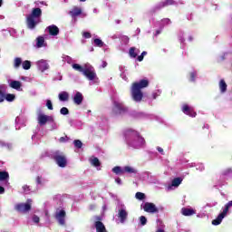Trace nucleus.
Instances as JSON below:
<instances>
[{
	"mask_svg": "<svg viewBox=\"0 0 232 232\" xmlns=\"http://www.w3.org/2000/svg\"><path fill=\"white\" fill-rule=\"evenodd\" d=\"M150 86V81L142 79L140 82H133L130 87V95L135 102H140L144 97L142 89Z\"/></svg>",
	"mask_w": 232,
	"mask_h": 232,
	"instance_id": "nucleus-1",
	"label": "nucleus"
},
{
	"mask_svg": "<svg viewBox=\"0 0 232 232\" xmlns=\"http://www.w3.org/2000/svg\"><path fill=\"white\" fill-rule=\"evenodd\" d=\"M43 10L39 7L33 8L31 14L27 15L25 23L29 30H35V27L41 23Z\"/></svg>",
	"mask_w": 232,
	"mask_h": 232,
	"instance_id": "nucleus-2",
	"label": "nucleus"
},
{
	"mask_svg": "<svg viewBox=\"0 0 232 232\" xmlns=\"http://www.w3.org/2000/svg\"><path fill=\"white\" fill-rule=\"evenodd\" d=\"M34 200L32 198H28L25 203H18L14 206V209L18 211V213H29L32 211V204Z\"/></svg>",
	"mask_w": 232,
	"mask_h": 232,
	"instance_id": "nucleus-3",
	"label": "nucleus"
},
{
	"mask_svg": "<svg viewBox=\"0 0 232 232\" xmlns=\"http://www.w3.org/2000/svg\"><path fill=\"white\" fill-rule=\"evenodd\" d=\"M53 160L58 164L59 168H66L68 161L66 156L59 151H56L53 156Z\"/></svg>",
	"mask_w": 232,
	"mask_h": 232,
	"instance_id": "nucleus-4",
	"label": "nucleus"
},
{
	"mask_svg": "<svg viewBox=\"0 0 232 232\" xmlns=\"http://www.w3.org/2000/svg\"><path fill=\"white\" fill-rule=\"evenodd\" d=\"M113 105V113H115V115H122V113H126L128 111V107L124 106V103L114 102Z\"/></svg>",
	"mask_w": 232,
	"mask_h": 232,
	"instance_id": "nucleus-5",
	"label": "nucleus"
},
{
	"mask_svg": "<svg viewBox=\"0 0 232 232\" xmlns=\"http://www.w3.org/2000/svg\"><path fill=\"white\" fill-rule=\"evenodd\" d=\"M38 124L40 126L46 125V122H55L53 116H48L46 114L39 113L37 117Z\"/></svg>",
	"mask_w": 232,
	"mask_h": 232,
	"instance_id": "nucleus-6",
	"label": "nucleus"
},
{
	"mask_svg": "<svg viewBox=\"0 0 232 232\" xmlns=\"http://www.w3.org/2000/svg\"><path fill=\"white\" fill-rule=\"evenodd\" d=\"M143 210L146 213H159V208H157V206H155L154 203H150V202H145L143 205Z\"/></svg>",
	"mask_w": 232,
	"mask_h": 232,
	"instance_id": "nucleus-7",
	"label": "nucleus"
},
{
	"mask_svg": "<svg viewBox=\"0 0 232 232\" xmlns=\"http://www.w3.org/2000/svg\"><path fill=\"white\" fill-rule=\"evenodd\" d=\"M55 218L58 220L60 226H64V224L66 223V211H64V209H62L59 212H56Z\"/></svg>",
	"mask_w": 232,
	"mask_h": 232,
	"instance_id": "nucleus-8",
	"label": "nucleus"
},
{
	"mask_svg": "<svg viewBox=\"0 0 232 232\" xmlns=\"http://www.w3.org/2000/svg\"><path fill=\"white\" fill-rule=\"evenodd\" d=\"M83 75L89 81H95V77H97V73H95V71L92 70V68L90 67L85 68V70L83 71Z\"/></svg>",
	"mask_w": 232,
	"mask_h": 232,
	"instance_id": "nucleus-9",
	"label": "nucleus"
},
{
	"mask_svg": "<svg viewBox=\"0 0 232 232\" xmlns=\"http://www.w3.org/2000/svg\"><path fill=\"white\" fill-rule=\"evenodd\" d=\"M96 220H102L101 217H96ZM94 227L96 229V232H107L106 227L104 226V223L102 221H96L94 223Z\"/></svg>",
	"mask_w": 232,
	"mask_h": 232,
	"instance_id": "nucleus-10",
	"label": "nucleus"
},
{
	"mask_svg": "<svg viewBox=\"0 0 232 232\" xmlns=\"http://www.w3.org/2000/svg\"><path fill=\"white\" fill-rule=\"evenodd\" d=\"M182 111L185 115H188L189 117H197V112H195L193 108L189 107L188 104L183 105Z\"/></svg>",
	"mask_w": 232,
	"mask_h": 232,
	"instance_id": "nucleus-11",
	"label": "nucleus"
},
{
	"mask_svg": "<svg viewBox=\"0 0 232 232\" xmlns=\"http://www.w3.org/2000/svg\"><path fill=\"white\" fill-rule=\"evenodd\" d=\"M72 101L74 104H76L77 106H81V104H82V101H84V97L82 96V93H81L80 92H77L74 94Z\"/></svg>",
	"mask_w": 232,
	"mask_h": 232,
	"instance_id": "nucleus-12",
	"label": "nucleus"
},
{
	"mask_svg": "<svg viewBox=\"0 0 232 232\" xmlns=\"http://www.w3.org/2000/svg\"><path fill=\"white\" fill-rule=\"evenodd\" d=\"M227 215L226 211L223 210L218 216V218L212 220L213 226H220L222 224V220H224V218Z\"/></svg>",
	"mask_w": 232,
	"mask_h": 232,
	"instance_id": "nucleus-13",
	"label": "nucleus"
},
{
	"mask_svg": "<svg viewBox=\"0 0 232 232\" xmlns=\"http://www.w3.org/2000/svg\"><path fill=\"white\" fill-rule=\"evenodd\" d=\"M47 30L49 35H53V37H55L60 32L59 27H57L55 24L47 26Z\"/></svg>",
	"mask_w": 232,
	"mask_h": 232,
	"instance_id": "nucleus-14",
	"label": "nucleus"
},
{
	"mask_svg": "<svg viewBox=\"0 0 232 232\" xmlns=\"http://www.w3.org/2000/svg\"><path fill=\"white\" fill-rule=\"evenodd\" d=\"M81 14H82V9L78 6H74L72 11L69 12V15L72 16L73 19H75V17H79Z\"/></svg>",
	"mask_w": 232,
	"mask_h": 232,
	"instance_id": "nucleus-15",
	"label": "nucleus"
},
{
	"mask_svg": "<svg viewBox=\"0 0 232 232\" xmlns=\"http://www.w3.org/2000/svg\"><path fill=\"white\" fill-rule=\"evenodd\" d=\"M118 218H120V222L121 224H124L126 222V219L128 218V212L126 209H120L118 213Z\"/></svg>",
	"mask_w": 232,
	"mask_h": 232,
	"instance_id": "nucleus-16",
	"label": "nucleus"
},
{
	"mask_svg": "<svg viewBox=\"0 0 232 232\" xmlns=\"http://www.w3.org/2000/svg\"><path fill=\"white\" fill-rule=\"evenodd\" d=\"M173 5H175V0H164L158 5L157 9L160 10V8H165V6H171Z\"/></svg>",
	"mask_w": 232,
	"mask_h": 232,
	"instance_id": "nucleus-17",
	"label": "nucleus"
},
{
	"mask_svg": "<svg viewBox=\"0 0 232 232\" xmlns=\"http://www.w3.org/2000/svg\"><path fill=\"white\" fill-rule=\"evenodd\" d=\"M181 213L184 217H191L193 215H197V211L195 209L188 208H183L181 209Z\"/></svg>",
	"mask_w": 232,
	"mask_h": 232,
	"instance_id": "nucleus-18",
	"label": "nucleus"
},
{
	"mask_svg": "<svg viewBox=\"0 0 232 232\" xmlns=\"http://www.w3.org/2000/svg\"><path fill=\"white\" fill-rule=\"evenodd\" d=\"M10 88H13V90H17L20 91L21 90V86H23V84L21 83L20 81H12L9 83Z\"/></svg>",
	"mask_w": 232,
	"mask_h": 232,
	"instance_id": "nucleus-19",
	"label": "nucleus"
},
{
	"mask_svg": "<svg viewBox=\"0 0 232 232\" xmlns=\"http://www.w3.org/2000/svg\"><path fill=\"white\" fill-rule=\"evenodd\" d=\"M37 64L42 72H44L45 70H48V68H50V65H48V63H46L45 60L38 61Z\"/></svg>",
	"mask_w": 232,
	"mask_h": 232,
	"instance_id": "nucleus-20",
	"label": "nucleus"
},
{
	"mask_svg": "<svg viewBox=\"0 0 232 232\" xmlns=\"http://www.w3.org/2000/svg\"><path fill=\"white\" fill-rule=\"evenodd\" d=\"M59 101H62V102H66L68 99H70V94L66 92H60L58 95Z\"/></svg>",
	"mask_w": 232,
	"mask_h": 232,
	"instance_id": "nucleus-21",
	"label": "nucleus"
},
{
	"mask_svg": "<svg viewBox=\"0 0 232 232\" xmlns=\"http://www.w3.org/2000/svg\"><path fill=\"white\" fill-rule=\"evenodd\" d=\"M130 133H135V132H134V130H125L124 135H125L126 142H127V144H128L129 146H133V147H135V146H136L135 143L131 142V141L130 140V138H128V135H130Z\"/></svg>",
	"mask_w": 232,
	"mask_h": 232,
	"instance_id": "nucleus-22",
	"label": "nucleus"
},
{
	"mask_svg": "<svg viewBox=\"0 0 232 232\" xmlns=\"http://www.w3.org/2000/svg\"><path fill=\"white\" fill-rule=\"evenodd\" d=\"M219 89H220L221 93H226V92L227 91V84L226 83V81L220 80Z\"/></svg>",
	"mask_w": 232,
	"mask_h": 232,
	"instance_id": "nucleus-23",
	"label": "nucleus"
},
{
	"mask_svg": "<svg viewBox=\"0 0 232 232\" xmlns=\"http://www.w3.org/2000/svg\"><path fill=\"white\" fill-rule=\"evenodd\" d=\"M181 184H182V178H175L171 181V186L173 188H179V186H180Z\"/></svg>",
	"mask_w": 232,
	"mask_h": 232,
	"instance_id": "nucleus-24",
	"label": "nucleus"
},
{
	"mask_svg": "<svg viewBox=\"0 0 232 232\" xmlns=\"http://www.w3.org/2000/svg\"><path fill=\"white\" fill-rule=\"evenodd\" d=\"M10 179V174L6 171H0V182L8 180Z\"/></svg>",
	"mask_w": 232,
	"mask_h": 232,
	"instance_id": "nucleus-25",
	"label": "nucleus"
},
{
	"mask_svg": "<svg viewBox=\"0 0 232 232\" xmlns=\"http://www.w3.org/2000/svg\"><path fill=\"white\" fill-rule=\"evenodd\" d=\"M136 50H137V48H135V47H130V50H129V55L132 59L137 58V55H139V53L136 52Z\"/></svg>",
	"mask_w": 232,
	"mask_h": 232,
	"instance_id": "nucleus-26",
	"label": "nucleus"
},
{
	"mask_svg": "<svg viewBox=\"0 0 232 232\" xmlns=\"http://www.w3.org/2000/svg\"><path fill=\"white\" fill-rule=\"evenodd\" d=\"M44 44V37L38 36L36 38V46H37V48H43Z\"/></svg>",
	"mask_w": 232,
	"mask_h": 232,
	"instance_id": "nucleus-27",
	"label": "nucleus"
},
{
	"mask_svg": "<svg viewBox=\"0 0 232 232\" xmlns=\"http://www.w3.org/2000/svg\"><path fill=\"white\" fill-rule=\"evenodd\" d=\"M72 68H73V70H75L76 72H80L81 73H84V70L86 69L78 63H73Z\"/></svg>",
	"mask_w": 232,
	"mask_h": 232,
	"instance_id": "nucleus-28",
	"label": "nucleus"
},
{
	"mask_svg": "<svg viewBox=\"0 0 232 232\" xmlns=\"http://www.w3.org/2000/svg\"><path fill=\"white\" fill-rule=\"evenodd\" d=\"M123 173H137V169L130 167V166H125L123 169Z\"/></svg>",
	"mask_w": 232,
	"mask_h": 232,
	"instance_id": "nucleus-29",
	"label": "nucleus"
},
{
	"mask_svg": "<svg viewBox=\"0 0 232 232\" xmlns=\"http://www.w3.org/2000/svg\"><path fill=\"white\" fill-rule=\"evenodd\" d=\"M22 66L24 70H30L32 68V63L28 60L23 62Z\"/></svg>",
	"mask_w": 232,
	"mask_h": 232,
	"instance_id": "nucleus-30",
	"label": "nucleus"
},
{
	"mask_svg": "<svg viewBox=\"0 0 232 232\" xmlns=\"http://www.w3.org/2000/svg\"><path fill=\"white\" fill-rule=\"evenodd\" d=\"M112 171L115 173V175H122L124 173V169H122L121 167L116 166L112 169Z\"/></svg>",
	"mask_w": 232,
	"mask_h": 232,
	"instance_id": "nucleus-31",
	"label": "nucleus"
},
{
	"mask_svg": "<svg viewBox=\"0 0 232 232\" xmlns=\"http://www.w3.org/2000/svg\"><path fill=\"white\" fill-rule=\"evenodd\" d=\"M94 44L96 46H98L99 48H102V46H104V42H102V40L99 39V38H95L93 41Z\"/></svg>",
	"mask_w": 232,
	"mask_h": 232,
	"instance_id": "nucleus-32",
	"label": "nucleus"
},
{
	"mask_svg": "<svg viewBox=\"0 0 232 232\" xmlns=\"http://www.w3.org/2000/svg\"><path fill=\"white\" fill-rule=\"evenodd\" d=\"M5 100L8 102H14V101H15V94H12V93H8L5 95Z\"/></svg>",
	"mask_w": 232,
	"mask_h": 232,
	"instance_id": "nucleus-33",
	"label": "nucleus"
},
{
	"mask_svg": "<svg viewBox=\"0 0 232 232\" xmlns=\"http://www.w3.org/2000/svg\"><path fill=\"white\" fill-rule=\"evenodd\" d=\"M91 164L94 166V168H99V166H101V161L99 160V158H93Z\"/></svg>",
	"mask_w": 232,
	"mask_h": 232,
	"instance_id": "nucleus-34",
	"label": "nucleus"
},
{
	"mask_svg": "<svg viewBox=\"0 0 232 232\" xmlns=\"http://www.w3.org/2000/svg\"><path fill=\"white\" fill-rule=\"evenodd\" d=\"M21 64H23V60L19 57L15 58L14 63V68H19V66H21Z\"/></svg>",
	"mask_w": 232,
	"mask_h": 232,
	"instance_id": "nucleus-35",
	"label": "nucleus"
},
{
	"mask_svg": "<svg viewBox=\"0 0 232 232\" xmlns=\"http://www.w3.org/2000/svg\"><path fill=\"white\" fill-rule=\"evenodd\" d=\"M135 198L138 200H144V198H146V194L142 193V192H137L135 195Z\"/></svg>",
	"mask_w": 232,
	"mask_h": 232,
	"instance_id": "nucleus-36",
	"label": "nucleus"
},
{
	"mask_svg": "<svg viewBox=\"0 0 232 232\" xmlns=\"http://www.w3.org/2000/svg\"><path fill=\"white\" fill-rule=\"evenodd\" d=\"M73 144L78 150H81V148H82V141H81L80 140H74Z\"/></svg>",
	"mask_w": 232,
	"mask_h": 232,
	"instance_id": "nucleus-37",
	"label": "nucleus"
},
{
	"mask_svg": "<svg viewBox=\"0 0 232 232\" xmlns=\"http://www.w3.org/2000/svg\"><path fill=\"white\" fill-rule=\"evenodd\" d=\"M60 113H61V115H69L70 111L68 110V108L63 107V108L60 110Z\"/></svg>",
	"mask_w": 232,
	"mask_h": 232,
	"instance_id": "nucleus-38",
	"label": "nucleus"
},
{
	"mask_svg": "<svg viewBox=\"0 0 232 232\" xmlns=\"http://www.w3.org/2000/svg\"><path fill=\"white\" fill-rule=\"evenodd\" d=\"M140 222L141 226H146V224H148V219L146 218V217L141 216L140 218Z\"/></svg>",
	"mask_w": 232,
	"mask_h": 232,
	"instance_id": "nucleus-39",
	"label": "nucleus"
},
{
	"mask_svg": "<svg viewBox=\"0 0 232 232\" xmlns=\"http://www.w3.org/2000/svg\"><path fill=\"white\" fill-rule=\"evenodd\" d=\"M46 106H47L48 110H53V104L52 103L51 100L46 101Z\"/></svg>",
	"mask_w": 232,
	"mask_h": 232,
	"instance_id": "nucleus-40",
	"label": "nucleus"
},
{
	"mask_svg": "<svg viewBox=\"0 0 232 232\" xmlns=\"http://www.w3.org/2000/svg\"><path fill=\"white\" fill-rule=\"evenodd\" d=\"M82 37H84V39H91V37H92V33H90V32H84V33L82 34Z\"/></svg>",
	"mask_w": 232,
	"mask_h": 232,
	"instance_id": "nucleus-41",
	"label": "nucleus"
},
{
	"mask_svg": "<svg viewBox=\"0 0 232 232\" xmlns=\"http://www.w3.org/2000/svg\"><path fill=\"white\" fill-rule=\"evenodd\" d=\"M229 208H232V200L229 201V202L225 206L224 211L227 213V211H229Z\"/></svg>",
	"mask_w": 232,
	"mask_h": 232,
	"instance_id": "nucleus-42",
	"label": "nucleus"
},
{
	"mask_svg": "<svg viewBox=\"0 0 232 232\" xmlns=\"http://www.w3.org/2000/svg\"><path fill=\"white\" fill-rule=\"evenodd\" d=\"M40 220L41 218H39L37 215L33 216V222H34V224H39Z\"/></svg>",
	"mask_w": 232,
	"mask_h": 232,
	"instance_id": "nucleus-43",
	"label": "nucleus"
},
{
	"mask_svg": "<svg viewBox=\"0 0 232 232\" xmlns=\"http://www.w3.org/2000/svg\"><path fill=\"white\" fill-rule=\"evenodd\" d=\"M5 95L3 91L0 90V102H5Z\"/></svg>",
	"mask_w": 232,
	"mask_h": 232,
	"instance_id": "nucleus-44",
	"label": "nucleus"
},
{
	"mask_svg": "<svg viewBox=\"0 0 232 232\" xmlns=\"http://www.w3.org/2000/svg\"><path fill=\"white\" fill-rule=\"evenodd\" d=\"M195 77H197V74L195 72H190V79H189V81L191 82H195Z\"/></svg>",
	"mask_w": 232,
	"mask_h": 232,
	"instance_id": "nucleus-45",
	"label": "nucleus"
},
{
	"mask_svg": "<svg viewBox=\"0 0 232 232\" xmlns=\"http://www.w3.org/2000/svg\"><path fill=\"white\" fill-rule=\"evenodd\" d=\"M36 184H43V177L41 176L36 177Z\"/></svg>",
	"mask_w": 232,
	"mask_h": 232,
	"instance_id": "nucleus-46",
	"label": "nucleus"
},
{
	"mask_svg": "<svg viewBox=\"0 0 232 232\" xmlns=\"http://www.w3.org/2000/svg\"><path fill=\"white\" fill-rule=\"evenodd\" d=\"M106 66H108V62L102 60V65L100 66V68H106Z\"/></svg>",
	"mask_w": 232,
	"mask_h": 232,
	"instance_id": "nucleus-47",
	"label": "nucleus"
},
{
	"mask_svg": "<svg viewBox=\"0 0 232 232\" xmlns=\"http://www.w3.org/2000/svg\"><path fill=\"white\" fill-rule=\"evenodd\" d=\"M23 189H24V193H26V192L30 191V186H28V185H24V186H23Z\"/></svg>",
	"mask_w": 232,
	"mask_h": 232,
	"instance_id": "nucleus-48",
	"label": "nucleus"
},
{
	"mask_svg": "<svg viewBox=\"0 0 232 232\" xmlns=\"http://www.w3.org/2000/svg\"><path fill=\"white\" fill-rule=\"evenodd\" d=\"M137 61H139V63H142V61H144V56L142 54L139 55L137 57Z\"/></svg>",
	"mask_w": 232,
	"mask_h": 232,
	"instance_id": "nucleus-49",
	"label": "nucleus"
},
{
	"mask_svg": "<svg viewBox=\"0 0 232 232\" xmlns=\"http://www.w3.org/2000/svg\"><path fill=\"white\" fill-rule=\"evenodd\" d=\"M157 150H158L159 153H161V155H164V149L163 148L157 147Z\"/></svg>",
	"mask_w": 232,
	"mask_h": 232,
	"instance_id": "nucleus-50",
	"label": "nucleus"
},
{
	"mask_svg": "<svg viewBox=\"0 0 232 232\" xmlns=\"http://www.w3.org/2000/svg\"><path fill=\"white\" fill-rule=\"evenodd\" d=\"M66 139H68V136L61 137L59 140H60L61 142H66Z\"/></svg>",
	"mask_w": 232,
	"mask_h": 232,
	"instance_id": "nucleus-51",
	"label": "nucleus"
},
{
	"mask_svg": "<svg viewBox=\"0 0 232 232\" xmlns=\"http://www.w3.org/2000/svg\"><path fill=\"white\" fill-rule=\"evenodd\" d=\"M5 193V188L0 186V195H3Z\"/></svg>",
	"mask_w": 232,
	"mask_h": 232,
	"instance_id": "nucleus-52",
	"label": "nucleus"
},
{
	"mask_svg": "<svg viewBox=\"0 0 232 232\" xmlns=\"http://www.w3.org/2000/svg\"><path fill=\"white\" fill-rule=\"evenodd\" d=\"M116 182H117V184H121V178H118V179H116Z\"/></svg>",
	"mask_w": 232,
	"mask_h": 232,
	"instance_id": "nucleus-53",
	"label": "nucleus"
},
{
	"mask_svg": "<svg viewBox=\"0 0 232 232\" xmlns=\"http://www.w3.org/2000/svg\"><path fill=\"white\" fill-rule=\"evenodd\" d=\"M141 55L144 57L145 55H148V52H146V51H143L142 53H141Z\"/></svg>",
	"mask_w": 232,
	"mask_h": 232,
	"instance_id": "nucleus-54",
	"label": "nucleus"
},
{
	"mask_svg": "<svg viewBox=\"0 0 232 232\" xmlns=\"http://www.w3.org/2000/svg\"><path fill=\"white\" fill-rule=\"evenodd\" d=\"M90 209H95V205H91Z\"/></svg>",
	"mask_w": 232,
	"mask_h": 232,
	"instance_id": "nucleus-55",
	"label": "nucleus"
},
{
	"mask_svg": "<svg viewBox=\"0 0 232 232\" xmlns=\"http://www.w3.org/2000/svg\"><path fill=\"white\" fill-rule=\"evenodd\" d=\"M159 34H160V30L156 31V35H159Z\"/></svg>",
	"mask_w": 232,
	"mask_h": 232,
	"instance_id": "nucleus-56",
	"label": "nucleus"
},
{
	"mask_svg": "<svg viewBox=\"0 0 232 232\" xmlns=\"http://www.w3.org/2000/svg\"><path fill=\"white\" fill-rule=\"evenodd\" d=\"M156 232H165L164 229H158Z\"/></svg>",
	"mask_w": 232,
	"mask_h": 232,
	"instance_id": "nucleus-57",
	"label": "nucleus"
},
{
	"mask_svg": "<svg viewBox=\"0 0 232 232\" xmlns=\"http://www.w3.org/2000/svg\"><path fill=\"white\" fill-rule=\"evenodd\" d=\"M231 171V169H228L227 171H226L225 173H224V175H227V173H229Z\"/></svg>",
	"mask_w": 232,
	"mask_h": 232,
	"instance_id": "nucleus-58",
	"label": "nucleus"
},
{
	"mask_svg": "<svg viewBox=\"0 0 232 232\" xmlns=\"http://www.w3.org/2000/svg\"><path fill=\"white\" fill-rule=\"evenodd\" d=\"M189 41H193V36L188 37Z\"/></svg>",
	"mask_w": 232,
	"mask_h": 232,
	"instance_id": "nucleus-59",
	"label": "nucleus"
},
{
	"mask_svg": "<svg viewBox=\"0 0 232 232\" xmlns=\"http://www.w3.org/2000/svg\"><path fill=\"white\" fill-rule=\"evenodd\" d=\"M0 6H3V0H0Z\"/></svg>",
	"mask_w": 232,
	"mask_h": 232,
	"instance_id": "nucleus-60",
	"label": "nucleus"
},
{
	"mask_svg": "<svg viewBox=\"0 0 232 232\" xmlns=\"http://www.w3.org/2000/svg\"><path fill=\"white\" fill-rule=\"evenodd\" d=\"M138 140H141V142H142V140H144V139H142V138H138Z\"/></svg>",
	"mask_w": 232,
	"mask_h": 232,
	"instance_id": "nucleus-61",
	"label": "nucleus"
},
{
	"mask_svg": "<svg viewBox=\"0 0 232 232\" xmlns=\"http://www.w3.org/2000/svg\"><path fill=\"white\" fill-rule=\"evenodd\" d=\"M82 3H84L86 0H80Z\"/></svg>",
	"mask_w": 232,
	"mask_h": 232,
	"instance_id": "nucleus-62",
	"label": "nucleus"
},
{
	"mask_svg": "<svg viewBox=\"0 0 232 232\" xmlns=\"http://www.w3.org/2000/svg\"><path fill=\"white\" fill-rule=\"evenodd\" d=\"M181 43H184V40H181Z\"/></svg>",
	"mask_w": 232,
	"mask_h": 232,
	"instance_id": "nucleus-63",
	"label": "nucleus"
}]
</instances>
